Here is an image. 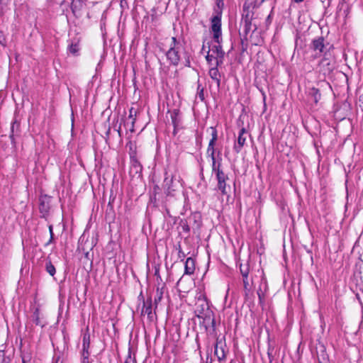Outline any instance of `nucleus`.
Returning a JSON list of instances; mask_svg holds the SVG:
<instances>
[{
    "label": "nucleus",
    "mask_w": 363,
    "mask_h": 363,
    "mask_svg": "<svg viewBox=\"0 0 363 363\" xmlns=\"http://www.w3.org/2000/svg\"><path fill=\"white\" fill-rule=\"evenodd\" d=\"M195 313L199 318L203 319L206 327L208 325L215 326L216 321L213 311L209 308L208 303L205 298L199 296L195 304Z\"/></svg>",
    "instance_id": "f257e3e1"
},
{
    "label": "nucleus",
    "mask_w": 363,
    "mask_h": 363,
    "mask_svg": "<svg viewBox=\"0 0 363 363\" xmlns=\"http://www.w3.org/2000/svg\"><path fill=\"white\" fill-rule=\"evenodd\" d=\"M184 50L182 42L175 37L171 38L169 49L167 52V57L174 65H177L180 61Z\"/></svg>",
    "instance_id": "f03ea898"
},
{
    "label": "nucleus",
    "mask_w": 363,
    "mask_h": 363,
    "mask_svg": "<svg viewBox=\"0 0 363 363\" xmlns=\"http://www.w3.org/2000/svg\"><path fill=\"white\" fill-rule=\"evenodd\" d=\"M211 31L214 41L218 44L221 43V12L212 18Z\"/></svg>",
    "instance_id": "7ed1b4c3"
},
{
    "label": "nucleus",
    "mask_w": 363,
    "mask_h": 363,
    "mask_svg": "<svg viewBox=\"0 0 363 363\" xmlns=\"http://www.w3.org/2000/svg\"><path fill=\"white\" fill-rule=\"evenodd\" d=\"M208 50L212 53V55L215 57V65L219 66L221 65L223 63L225 52L222 49L220 43L213 45Z\"/></svg>",
    "instance_id": "20e7f679"
},
{
    "label": "nucleus",
    "mask_w": 363,
    "mask_h": 363,
    "mask_svg": "<svg viewBox=\"0 0 363 363\" xmlns=\"http://www.w3.org/2000/svg\"><path fill=\"white\" fill-rule=\"evenodd\" d=\"M226 345L222 340L217 339L215 345L214 354L218 357L219 361L223 360L226 357Z\"/></svg>",
    "instance_id": "39448f33"
},
{
    "label": "nucleus",
    "mask_w": 363,
    "mask_h": 363,
    "mask_svg": "<svg viewBox=\"0 0 363 363\" xmlns=\"http://www.w3.org/2000/svg\"><path fill=\"white\" fill-rule=\"evenodd\" d=\"M216 179L218 181V189L223 194H226V183L225 181L228 179V176L223 172L222 169H218Z\"/></svg>",
    "instance_id": "423d86ee"
},
{
    "label": "nucleus",
    "mask_w": 363,
    "mask_h": 363,
    "mask_svg": "<svg viewBox=\"0 0 363 363\" xmlns=\"http://www.w3.org/2000/svg\"><path fill=\"white\" fill-rule=\"evenodd\" d=\"M240 29L243 33L247 36L250 32H253L257 29L255 25H252L251 20L248 18V14L245 18H242L240 23Z\"/></svg>",
    "instance_id": "0eeeda50"
},
{
    "label": "nucleus",
    "mask_w": 363,
    "mask_h": 363,
    "mask_svg": "<svg viewBox=\"0 0 363 363\" xmlns=\"http://www.w3.org/2000/svg\"><path fill=\"white\" fill-rule=\"evenodd\" d=\"M323 38H318V39H315L311 45L312 49L315 52V55H320L321 53L323 52L324 49V43H323Z\"/></svg>",
    "instance_id": "6e6552de"
},
{
    "label": "nucleus",
    "mask_w": 363,
    "mask_h": 363,
    "mask_svg": "<svg viewBox=\"0 0 363 363\" xmlns=\"http://www.w3.org/2000/svg\"><path fill=\"white\" fill-rule=\"evenodd\" d=\"M246 134L245 128H242L240 130L239 135L238 138V145L235 146V150L237 152H239L242 147L244 146L245 141H246V136L245 135Z\"/></svg>",
    "instance_id": "1a4fd4ad"
},
{
    "label": "nucleus",
    "mask_w": 363,
    "mask_h": 363,
    "mask_svg": "<svg viewBox=\"0 0 363 363\" xmlns=\"http://www.w3.org/2000/svg\"><path fill=\"white\" fill-rule=\"evenodd\" d=\"M40 201L39 209L40 213H43V216H45L50 208V199L46 196L41 197Z\"/></svg>",
    "instance_id": "9d476101"
},
{
    "label": "nucleus",
    "mask_w": 363,
    "mask_h": 363,
    "mask_svg": "<svg viewBox=\"0 0 363 363\" xmlns=\"http://www.w3.org/2000/svg\"><path fill=\"white\" fill-rule=\"evenodd\" d=\"M195 270V262L194 259L188 257L185 262L184 265V274H193Z\"/></svg>",
    "instance_id": "9b49d317"
},
{
    "label": "nucleus",
    "mask_w": 363,
    "mask_h": 363,
    "mask_svg": "<svg viewBox=\"0 0 363 363\" xmlns=\"http://www.w3.org/2000/svg\"><path fill=\"white\" fill-rule=\"evenodd\" d=\"M217 67L218 66L215 65L214 67L210 69L209 76L213 80L216 82L217 86H219L220 84V74Z\"/></svg>",
    "instance_id": "f8f14e48"
},
{
    "label": "nucleus",
    "mask_w": 363,
    "mask_h": 363,
    "mask_svg": "<svg viewBox=\"0 0 363 363\" xmlns=\"http://www.w3.org/2000/svg\"><path fill=\"white\" fill-rule=\"evenodd\" d=\"M142 313L143 314H147L148 317H152V300L151 298L147 299L146 301L143 303V307L142 309Z\"/></svg>",
    "instance_id": "ddd939ff"
},
{
    "label": "nucleus",
    "mask_w": 363,
    "mask_h": 363,
    "mask_svg": "<svg viewBox=\"0 0 363 363\" xmlns=\"http://www.w3.org/2000/svg\"><path fill=\"white\" fill-rule=\"evenodd\" d=\"M135 116H136V111L133 108H131L129 110V116L126 118L127 120H129L130 123V127H129V130L130 132L134 131V123L135 121Z\"/></svg>",
    "instance_id": "4468645a"
},
{
    "label": "nucleus",
    "mask_w": 363,
    "mask_h": 363,
    "mask_svg": "<svg viewBox=\"0 0 363 363\" xmlns=\"http://www.w3.org/2000/svg\"><path fill=\"white\" fill-rule=\"evenodd\" d=\"M170 117L172 119V124L174 127H177L179 123V110L174 109L172 111L170 112Z\"/></svg>",
    "instance_id": "2eb2a0df"
},
{
    "label": "nucleus",
    "mask_w": 363,
    "mask_h": 363,
    "mask_svg": "<svg viewBox=\"0 0 363 363\" xmlns=\"http://www.w3.org/2000/svg\"><path fill=\"white\" fill-rule=\"evenodd\" d=\"M89 355V354L88 352V348H86V336H84V339H83V352H82L83 361H82V363H89V360H88Z\"/></svg>",
    "instance_id": "dca6fc26"
},
{
    "label": "nucleus",
    "mask_w": 363,
    "mask_h": 363,
    "mask_svg": "<svg viewBox=\"0 0 363 363\" xmlns=\"http://www.w3.org/2000/svg\"><path fill=\"white\" fill-rule=\"evenodd\" d=\"M82 6V3L79 0L73 1L71 5V9L74 14L79 11Z\"/></svg>",
    "instance_id": "f3484780"
},
{
    "label": "nucleus",
    "mask_w": 363,
    "mask_h": 363,
    "mask_svg": "<svg viewBox=\"0 0 363 363\" xmlns=\"http://www.w3.org/2000/svg\"><path fill=\"white\" fill-rule=\"evenodd\" d=\"M309 94L311 96V97L313 98L314 102L318 103V101L320 99V94L319 93L318 89H317L315 88H313L310 91Z\"/></svg>",
    "instance_id": "a211bd4d"
},
{
    "label": "nucleus",
    "mask_w": 363,
    "mask_h": 363,
    "mask_svg": "<svg viewBox=\"0 0 363 363\" xmlns=\"http://www.w3.org/2000/svg\"><path fill=\"white\" fill-rule=\"evenodd\" d=\"M243 286L244 289L246 292H248L251 290V280L249 279L248 276L242 277Z\"/></svg>",
    "instance_id": "6ab92c4d"
},
{
    "label": "nucleus",
    "mask_w": 363,
    "mask_h": 363,
    "mask_svg": "<svg viewBox=\"0 0 363 363\" xmlns=\"http://www.w3.org/2000/svg\"><path fill=\"white\" fill-rule=\"evenodd\" d=\"M212 161V171L216 174H218V169H220V162H217L216 158L211 159Z\"/></svg>",
    "instance_id": "aec40b11"
},
{
    "label": "nucleus",
    "mask_w": 363,
    "mask_h": 363,
    "mask_svg": "<svg viewBox=\"0 0 363 363\" xmlns=\"http://www.w3.org/2000/svg\"><path fill=\"white\" fill-rule=\"evenodd\" d=\"M33 322L37 325H40L41 327L43 326V324L41 323L39 311L38 309H36L33 313Z\"/></svg>",
    "instance_id": "412c9836"
},
{
    "label": "nucleus",
    "mask_w": 363,
    "mask_h": 363,
    "mask_svg": "<svg viewBox=\"0 0 363 363\" xmlns=\"http://www.w3.org/2000/svg\"><path fill=\"white\" fill-rule=\"evenodd\" d=\"M46 271L51 276H53L55 274V268L51 262H46Z\"/></svg>",
    "instance_id": "4be33fe9"
},
{
    "label": "nucleus",
    "mask_w": 363,
    "mask_h": 363,
    "mask_svg": "<svg viewBox=\"0 0 363 363\" xmlns=\"http://www.w3.org/2000/svg\"><path fill=\"white\" fill-rule=\"evenodd\" d=\"M79 50V48L77 43H75V44L72 43L69 47V52L74 55L77 54Z\"/></svg>",
    "instance_id": "5701e85b"
},
{
    "label": "nucleus",
    "mask_w": 363,
    "mask_h": 363,
    "mask_svg": "<svg viewBox=\"0 0 363 363\" xmlns=\"http://www.w3.org/2000/svg\"><path fill=\"white\" fill-rule=\"evenodd\" d=\"M240 272H241L242 277L248 276L249 269H248L247 266L240 265Z\"/></svg>",
    "instance_id": "b1692460"
},
{
    "label": "nucleus",
    "mask_w": 363,
    "mask_h": 363,
    "mask_svg": "<svg viewBox=\"0 0 363 363\" xmlns=\"http://www.w3.org/2000/svg\"><path fill=\"white\" fill-rule=\"evenodd\" d=\"M207 154L211 157V159L216 158L215 157V148L212 147H208Z\"/></svg>",
    "instance_id": "393cba45"
},
{
    "label": "nucleus",
    "mask_w": 363,
    "mask_h": 363,
    "mask_svg": "<svg viewBox=\"0 0 363 363\" xmlns=\"http://www.w3.org/2000/svg\"><path fill=\"white\" fill-rule=\"evenodd\" d=\"M31 357L29 354H23L22 355V362L23 363H30Z\"/></svg>",
    "instance_id": "a878e982"
},
{
    "label": "nucleus",
    "mask_w": 363,
    "mask_h": 363,
    "mask_svg": "<svg viewBox=\"0 0 363 363\" xmlns=\"http://www.w3.org/2000/svg\"><path fill=\"white\" fill-rule=\"evenodd\" d=\"M211 139L217 140V138H218L217 130H216V128H214L213 127L211 128Z\"/></svg>",
    "instance_id": "bb28decb"
},
{
    "label": "nucleus",
    "mask_w": 363,
    "mask_h": 363,
    "mask_svg": "<svg viewBox=\"0 0 363 363\" xmlns=\"http://www.w3.org/2000/svg\"><path fill=\"white\" fill-rule=\"evenodd\" d=\"M206 58L208 62H211L213 59L215 60V57L212 55V53L209 52V50L208 51Z\"/></svg>",
    "instance_id": "cd10ccee"
},
{
    "label": "nucleus",
    "mask_w": 363,
    "mask_h": 363,
    "mask_svg": "<svg viewBox=\"0 0 363 363\" xmlns=\"http://www.w3.org/2000/svg\"><path fill=\"white\" fill-rule=\"evenodd\" d=\"M49 231H50V239L49 242H50L52 241V240L53 239V235H54L53 231H52V225H50L49 226Z\"/></svg>",
    "instance_id": "c85d7f7f"
},
{
    "label": "nucleus",
    "mask_w": 363,
    "mask_h": 363,
    "mask_svg": "<svg viewBox=\"0 0 363 363\" xmlns=\"http://www.w3.org/2000/svg\"><path fill=\"white\" fill-rule=\"evenodd\" d=\"M124 126L127 130H129V127H130V123L129 120L125 119L124 121Z\"/></svg>",
    "instance_id": "c756f323"
},
{
    "label": "nucleus",
    "mask_w": 363,
    "mask_h": 363,
    "mask_svg": "<svg viewBox=\"0 0 363 363\" xmlns=\"http://www.w3.org/2000/svg\"><path fill=\"white\" fill-rule=\"evenodd\" d=\"M216 140H213V139H211L209 143H208V147H214V145H215V143H216Z\"/></svg>",
    "instance_id": "7c9ffc66"
},
{
    "label": "nucleus",
    "mask_w": 363,
    "mask_h": 363,
    "mask_svg": "<svg viewBox=\"0 0 363 363\" xmlns=\"http://www.w3.org/2000/svg\"><path fill=\"white\" fill-rule=\"evenodd\" d=\"M125 363H135V361L130 356L126 359Z\"/></svg>",
    "instance_id": "2f4dec72"
},
{
    "label": "nucleus",
    "mask_w": 363,
    "mask_h": 363,
    "mask_svg": "<svg viewBox=\"0 0 363 363\" xmlns=\"http://www.w3.org/2000/svg\"><path fill=\"white\" fill-rule=\"evenodd\" d=\"M86 348H89V337H86Z\"/></svg>",
    "instance_id": "473e14b6"
},
{
    "label": "nucleus",
    "mask_w": 363,
    "mask_h": 363,
    "mask_svg": "<svg viewBox=\"0 0 363 363\" xmlns=\"http://www.w3.org/2000/svg\"><path fill=\"white\" fill-rule=\"evenodd\" d=\"M55 363H62V362L60 359V357L56 358Z\"/></svg>",
    "instance_id": "72a5a7b5"
},
{
    "label": "nucleus",
    "mask_w": 363,
    "mask_h": 363,
    "mask_svg": "<svg viewBox=\"0 0 363 363\" xmlns=\"http://www.w3.org/2000/svg\"><path fill=\"white\" fill-rule=\"evenodd\" d=\"M303 0H295L296 2H301L303 1Z\"/></svg>",
    "instance_id": "f704fd0d"
},
{
    "label": "nucleus",
    "mask_w": 363,
    "mask_h": 363,
    "mask_svg": "<svg viewBox=\"0 0 363 363\" xmlns=\"http://www.w3.org/2000/svg\"><path fill=\"white\" fill-rule=\"evenodd\" d=\"M118 132L119 135H121V128H118Z\"/></svg>",
    "instance_id": "c9c22d12"
},
{
    "label": "nucleus",
    "mask_w": 363,
    "mask_h": 363,
    "mask_svg": "<svg viewBox=\"0 0 363 363\" xmlns=\"http://www.w3.org/2000/svg\"><path fill=\"white\" fill-rule=\"evenodd\" d=\"M265 0H259V4H262L263 1H264Z\"/></svg>",
    "instance_id": "e433bc0d"
},
{
    "label": "nucleus",
    "mask_w": 363,
    "mask_h": 363,
    "mask_svg": "<svg viewBox=\"0 0 363 363\" xmlns=\"http://www.w3.org/2000/svg\"><path fill=\"white\" fill-rule=\"evenodd\" d=\"M218 6L220 7V2H218Z\"/></svg>",
    "instance_id": "4c0bfd02"
},
{
    "label": "nucleus",
    "mask_w": 363,
    "mask_h": 363,
    "mask_svg": "<svg viewBox=\"0 0 363 363\" xmlns=\"http://www.w3.org/2000/svg\"><path fill=\"white\" fill-rule=\"evenodd\" d=\"M1 41H2V39H0V43H2V42H1Z\"/></svg>",
    "instance_id": "58836bf2"
},
{
    "label": "nucleus",
    "mask_w": 363,
    "mask_h": 363,
    "mask_svg": "<svg viewBox=\"0 0 363 363\" xmlns=\"http://www.w3.org/2000/svg\"><path fill=\"white\" fill-rule=\"evenodd\" d=\"M1 41H2V39H0V43H2V42H1Z\"/></svg>",
    "instance_id": "ea45409f"
}]
</instances>
